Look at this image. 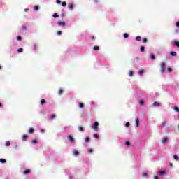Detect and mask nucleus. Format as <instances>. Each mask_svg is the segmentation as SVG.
Instances as JSON below:
<instances>
[{"label": "nucleus", "instance_id": "obj_1", "mask_svg": "<svg viewBox=\"0 0 179 179\" xmlns=\"http://www.w3.org/2000/svg\"><path fill=\"white\" fill-rule=\"evenodd\" d=\"M91 128L97 132V131H99V122H95L94 124L91 126Z\"/></svg>", "mask_w": 179, "mask_h": 179}, {"label": "nucleus", "instance_id": "obj_2", "mask_svg": "<svg viewBox=\"0 0 179 179\" xmlns=\"http://www.w3.org/2000/svg\"><path fill=\"white\" fill-rule=\"evenodd\" d=\"M161 70L160 72L162 73H164V72H166V64L164 62L161 63Z\"/></svg>", "mask_w": 179, "mask_h": 179}, {"label": "nucleus", "instance_id": "obj_3", "mask_svg": "<svg viewBox=\"0 0 179 179\" xmlns=\"http://www.w3.org/2000/svg\"><path fill=\"white\" fill-rule=\"evenodd\" d=\"M67 138L69 139V142L71 143L74 142L75 139H73V137L72 136L69 135L67 136Z\"/></svg>", "mask_w": 179, "mask_h": 179}, {"label": "nucleus", "instance_id": "obj_4", "mask_svg": "<svg viewBox=\"0 0 179 179\" xmlns=\"http://www.w3.org/2000/svg\"><path fill=\"white\" fill-rule=\"evenodd\" d=\"M169 138L167 137H164L163 139L162 140V143H166V142H167Z\"/></svg>", "mask_w": 179, "mask_h": 179}, {"label": "nucleus", "instance_id": "obj_5", "mask_svg": "<svg viewBox=\"0 0 179 179\" xmlns=\"http://www.w3.org/2000/svg\"><path fill=\"white\" fill-rule=\"evenodd\" d=\"M31 172V171L30 169H26V170L24 171V175L30 174Z\"/></svg>", "mask_w": 179, "mask_h": 179}, {"label": "nucleus", "instance_id": "obj_6", "mask_svg": "<svg viewBox=\"0 0 179 179\" xmlns=\"http://www.w3.org/2000/svg\"><path fill=\"white\" fill-rule=\"evenodd\" d=\"M152 106H154V107H159V106H160V103L155 101L152 103Z\"/></svg>", "mask_w": 179, "mask_h": 179}, {"label": "nucleus", "instance_id": "obj_7", "mask_svg": "<svg viewBox=\"0 0 179 179\" xmlns=\"http://www.w3.org/2000/svg\"><path fill=\"white\" fill-rule=\"evenodd\" d=\"M73 155L74 156H79V152L76 150H75L73 152Z\"/></svg>", "mask_w": 179, "mask_h": 179}, {"label": "nucleus", "instance_id": "obj_8", "mask_svg": "<svg viewBox=\"0 0 179 179\" xmlns=\"http://www.w3.org/2000/svg\"><path fill=\"white\" fill-rule=\"evenodd\" d=\"M58 25H59V26H66V24L65 22H61V21H59V22H58Z\"/></svg>", "mask_w": 179, "mask_h": 179}, {"label": "nucleus", "instance_id": "obj_9", "mask_svg": "<svg viewBox=\"0 0 179 179\" xmlns=\"http://www.w3.org/2000/svg\"><path fill=\"white\" fill-rule=\"evenodd\" d=\"M166 127V121H163L160 125V128H164Z\"/></svg>", "mask_w": 179, "mask_h": 179}, {"label": "nucleus", "instance_id": "obj_10", "mask_svg": "<svg viewBox=\"0 0 179 179\" xmlns=\"http://www.w3.org/2000/svg\"><path fill=\"white\" fill-rule=\"evenodd\" d=\"M78 129L79 131H80L81 132H85V129L83 128V127L79 126Z\"/></svg>", "mask_w": 179, "mask_h": 179}, {"label": "nucleus", "instance_id": "obj_11", "mask_svg": "<svg viewBox=\"0 0 179 179\" xmlns=\"http://www.w3.org/2000/svg\"><path fill=\"white\" fill-rule=\"evenodd\" d=\"M93 50L94 51H99V50H100V47H99V46H94Z\"/></svg>", "mask_w": 179, "mask_h": 179}, {"label": "nucleus", "instance_id": "obj_12", "mask_svg": "<svg viewBox=\"0 0 179 179\" xmlns=\"http://www.w3.org/2000/svg\"><path fill=\"white\" fill-rule=\"evenodd\" d=\"M170 55H171L172 57H176V55H177V52L172 51L170 52Z\"/></svg>", "mask_w": 179, "mask_h": 179}, {"label": "nucleus", "instance_id": "obj_13", "mask_svg": "<svg viewBox=\"0 0 179 179\" xmlns=\"http://www.w3.org/2000/svg\"><path fill=\"white\" fill-rule=\"evenodd\" d=\"M29 134H34V129L31 127L29 130Z\"/></svg>", "mask_w": 179, "mask_h": 179}, {"label": "nucleus", "instance_id": "obj_14", "mask_svg": "<svg viewBox=\"0 0 179 179\" xmlns=\"http://www.w3.org/2000/svg\"><path fill=\"white\" fill-rule=\"evenodd\" d=\"M62 93H64V90L59 89V92H58V94H59V96H61V94H62Z\"/></svg>", "mask_w": 179, "mask_h": 179}, {"label": "nucleus", "instance_id": "obj_15", "mask_svg": "<svg viewBox=\"0 0 179 179\" xmlns=\"http://www.w3.org/2000/svg\"><path fill=\"white\" fill-rule=\"evenodd\" d=\"M173 44L174 45H176V47H178L179 48V41H173Z\"/></svg>", "mask_w": 179, "mask_h": 179}, {"label": "nucleus", "instance_id": "obj_16", "mask_svg": "<svg viewBox=\"0 0 179 179\" xmlns=\"http://www.w3.org/2000/svg\"><path fill=\"white\" fill-rule=\"evenodd\" d=\"M56 117H57V115L55 114L50 115V119L51 120H54V118H55Z\"/></svg>", "mask_w": 179, "mask_h": 179}, {"label": "nucleus", "instance_id": "obj_17", "mask_svg": "<svg viewBox=\"0 0 179 179\" xmlns=\"http://www.w3.org/2000/svg\"><path fill=\"white\" fill-rule=\"evenodd\" d=\"M136 127H139V119L136 120Z\"/></svg>", "mask_w": 179, "mask_h": 179}, {"label": "nucleus", "instance_id": "obj_18", "mask_svg": "<svg viewBox=\"0 0 179 179\" xmlns=\"http://www.w3.org/2000/svg\"><path fill=\"white\" fill-rule=\"evenodd\" d=\"M5 146H10V141H6Z\"/></svg>", "mask_w": 179, "mask_h": 179}, {"label": "nucleus", "instance_id": "obj_19", "mask_svg": "<svg viewBox=\"0 0 179 179\" xmlns=\"http://www.w3.org/2000/svg\"><path fill=\"white\" fill-rule=\"evenodd\" d=\"M33 48H34V50H37V48H38V45H37V44H34Z\"/></svg>", "mask_w": 179, "mask_h": 179}, {"label": "nucleus", "instance_id": "obj_20", "mask_svg": "<svg viewBox=\"0 0 179 179\" xmlns=\"http://www.w3.org/2000/svg\"><path fill=\"white\" fill-rule=\"evenodd\" d=\"M27 134L22 135V139H24V141H26V139H27Z\"/></svg>", "mask_w": 179, "mask_h": 179}, {"label": "nucleus", "instance_id": "obj_21", "mask_svg": "<svg viewBox=\"0 0 179 179\" xmlns=\"http://www.w3.org/2000/svg\"><path fill=\"white\" fill-rule=\"evenodd\" d=\"M41 106H44V104H45V101L44 99H41Z\"/></svg>", "mask_w": 179, "mask_h": 179}, {"label": "nucleus", "instance_id": "obj_22", "mask_svg": "<svg viewBox=\"0 0 179 179\" xmlns=\"http://www.w3.org/2000/svg\"><path fill=\"white\" fill-rule=\"evenodd\" d=\"M79 107H80V108H83L85 107V104L83 103H80L79 104Z\"/></svg>", "mask_w": 179, "mask_h": 179}, {"label": "nucleus", "instance_id": "obj_23", "mask_svg": "<svg viewBox=\"0 0 179 179\" xmlns=\"http://www.w3.org/2000/svg\"><path fill=\"white\" fill-rule=\"evenodd\" d=\"M0 163H6V159H0Z\"/></svg>", "mask_w": 179, "mask_h": 179}, {"label": "nucleus", "instance_id": "obj_24", "mask_svg": "<svg viewBox=\"0 0 179 179\" xmlns=\"http://www.w3.org/2000/svg\"><path fill=\"white\" fill-rule=\"evenodd\" d=\"M140 50H141V52H145V46H141Z\"/></svg>", "mask_w": 179, "mask_h": 179}, {"label": "nucleus", "instance_id": "obj_25", "mask_svg": "<svg viewBox=\"0 0 179 179\" xmlns=\"http://www.w3.org/2000/svg\"><path fill=\"white\" fill-rule=\"evenodd\" d=\"M139 103H140L141 106H143V104H145V101L141 99V100H140Z\"/></svg>", "mask_w": 179, "mask_h": 179}, {"label": "nucleus", "instance_id": "obj_26", "mask_svg": "<svg viewBox=\"0 0 179 179\" xmlns=\"http://www.w3.org/2000/svg\"><path fill=\"white\" fill-rule=\"evenodd\" d=\"M173 110L176 111V113H179V108L178 107H174Z\"/></svg>", "mask_w": 179, "mask_h": 179}, {"label": "nucleus", "instance_id": "obj_27", "mask_svg": "<svg viewBox=\"0 0 179 179\" xmlns=\"http://www.w3.org/2000/svg\"><path fill=\"white\" fill-rule=\"evenodd\" d=\"M34 10H38L40 9V7L38 6H36L34 7Z\"/></svg>", "mask_w": 179, "mask_h": 179}, {"label": "nucleus", "instance_id": "obj_28", "mask_svg": "<svg viewBox=\"0 0 179 179\" xmlns=\"http://www.w3.org/2000/svg\"><path fill=\"white\" fill-rule=\"evenodd\" d=\"M129 76H134V71H129Z\"/></svg>", "mask_w": 179, "mask_h": 179}, {"label": "nucleus", "instance_id": "obj_29", "mask_svg": "<svg viewBox=\"0 0 179 179\" xmlns=\"http://www.w3.org/2000/svg\"><path fill=\"white\" fill-rule=\"evenodd\" d=\"M85 142H87V143L90 142V137H86L85 138Z\"/></svg>", "mask_w": 179, "mask_h": 179}, {"label": "nucleus", "instance_id": "obj_30", "mask_svg": "<svg viewBox=\"0 0 179 179\" xmlns=\"http://www.w3.org/2000/svg\"><path fill=\"white\" fill-rule=\"evenodd\" d=\"M150 58H151V59H155L156 56L152 54V55H150Z\"/></svg>", "mask_w": 179, "mask_h": 179}, {"label": "nucleus", "instance_id": "obj_31", "mask_svg": "<svg viewBox=\"0 0 179 179\" xmlns=\"http://www.w3.org/2000/svg\"><path fill=\"white\" fill-rule=\"evenodd\" d=\"M93 136H94V138H96V139H99V134H94L93 135Z\"/></svg>", "mask_w": 179, "mask_h": 179}, {"label": "nucleus", "instance_id": "obj_32", "mask_svg": "<svg viewBox=\"0 0 179 179\" xmlns=\"http://www.w3.org/2000/svg\"><path fill=\"white\" fill-rule=\"evenodd\" d=\"M167 71L168 72H173V69H171V67H168Z\"/></svg>", "mask_w": 179, "mask_h": 179}, {"label": "nucleus", "instance_id": "obj_33", "mask_svg": "<svg viewBox=\"0 0 179 179\" xmlns=\"http://www.w3.org/2000/svg\"><path fill=\"white\" fill-rule=\"evenodd\" d=\"M141 36H137V37L136 38V40L137 41H141Z\"/></svg>", "mask_w": 179, "mask_h": 179}, {"label": "nucleus", "instance_id": "obj_34", "mask_svg": "<svg viewBox=\"0 0 179 179\" xmlns=\"http://www.w3.org/2000/svg\"><path fill=\"white\" fill-rule=\"evenodd\" d=\"M18 52H23V48H20L17 50Z\"/></svg>", "mask_w": 179, "mask_h": 179}, {"label": "nucleus", "instance_id": "obj_35", "mask_svg": "<svg viewBox=\"0 0 179 179\" xmlns=\"http://www.w3.org/2000/svg\"><path fill=\"white\" fill-rule=\"evenodd\" d=\"M69 8L70 9V10H72V9H73V5H70L69 6Z\"/></svg>", "mask_w": 179, "mask_h": 179}, {"label": "nucleus", "instance_id": "obj_36", "mask_svg": "<svg viewBox=\"0 0 179 179\" xmlns=\"http://www.w3.org/2000/svg\"><path fill=\"white\" fill-rule=\"evenodd\" d=\"M57 36H61V34H62V31H58L57 32Z\"/></svg>", "mask_w": 179, "mask_h": 179}, {"label": "nucleus", "instance_id": "obj_37", "mask_svg": "<svg viewBox=\"0 0 179 179\" xmlns=\"http://www.w3.org/2000/svg\"><path fill=\"white\" fill-rule=\"evenodd\" d=\"M143 43H148V39L145 38H144L143 39Z\"/></svg>", "mask_w": 179, "mask_h": 179}, {"label": "nucleus", "instance_id": "obj_38", "mask_svg": "<svg viewBox=\"0 0 179 179\" xmlns=\"http://www.w3.org/2000/svg\"><path fill=\"white\" fill-rule=\"evenodd\" d=\"M138 74H139V75H143V70H140V71H138Z\"/></svg>", "mask_w": 179, "mask_h": 179}, {"label": "nucleus", "instance_id": "obj_39", "mask_svg": "<svg viewBox=\"0 0 179 179\" xmlns=\"http://www.w3.org/2000/svg\"><path fill=\"white\" fill-rule=\"evenodd\" d=\"M125 145H127V146H129L131 145V143L129 141H126Z\"/></svg>", "mask_w": 179, "mask_h": 179}, {"label": "nucleus", "instance_id": "obj_40", "mask_svg": "<svg viewBox=\"0 0 179 179\" xmlns=\"http://www.w3.org/2000/svg\"><path fill=\"white\" fill-rule=\"evenodd\" d=\"M173 159H175V160H179L178 156L177 155H174Z\"/></svg>", "mask_w": 179, "mask_h": 179}, {"label": "nucleus", "instance_id": "obj_41", "mask_svg": "<svg viewBox=\"0 0 179 179\" xmlns=\"http://www.w3.org/2000/svg\"><path fill=\"white\" fill-rule=\"evenodd\" d=\"M62 6H64V7L66 6V2L63 1V2L62 3Z\"/></svg>", "mask_w": 179, "mask_h": 179}, {"label": "nucleus", "instance_id": "obj_42", "mask_svg": "<svg viewBox=\"0 0 179 179\" xmlns=\"http://www.w3.org/2000/svg\"><path fill=\"white\" fill-rule=\"evenodd\" d=\"M124 38H128V37H129L128 34H124Z\"/></svg>", "mask_w": 179, "mask_h": 179}, {"label": "nucleus", "instance_id": "obj_43", "mask_svg": "<svg viewBox=\"0 0 179 179\" xmlns=\"http://www.w3.org/2000/svg\"><path fill=\"white\" fill-rule=\"evenodd\" d=\"M17 40H18V41H22V37L21 36H17Z\"/></svg>", "mask_w": 179, "mask_h": 179}, {"label": "nucleus", "instance_id": "obj_44", "mask_svg": "<svg viewBox=\"0 0 179 179\" xmlns=\"http://www.w3.org/2000/svg\"><path fill=\"white\" fill-rule=\"evenodd\" d=\"M32 143H34V145H36V143H37V141L36 139H34L32 141Z\"/></svg>", "mask_w": 179, "mask_h": 179}, {"label": "nucleus", "instance_id": "obj_45", "mask_svg": "<svg viewBox=\"0 0 179 179\" xmlns=\"http://www.w3.org/2000/svg\"><path fill=\"white\" fill-rule=\"evenodd\" d=\"M56 2L58 5H61V0H57Z\"/></svg>", "mask_w": 179, "mask_h": 179}, {"label": "nucleus", "instance_id": "obj_46", "mask_svg": "<svg viewBox=\"0 0 179 179\" xmlns=\"http://www.w3.org/2000/svg\"><path fill=\"white\" fill-rule=\"evenodd\" d=\"M53 17H58V13L53 14Z\"/></svg>", "mask_w": 179, "mask_h": 179}, {"label": "nucleus", "instance_id": "obj_47", "mask_svg": "<svg viewBox=\"0 0 179 179\" xmlns=\"http://www.w3.org/2000/svg\"><path fill=\"white\" fill-rule=\"evenodd\" d=\"M89 153H93V149L90 148L88 150Z\"/></svg>", "mask_w": 179, "mask_h": 179}, {"label": "nucleus", "instance_id": "obj_48", "mask_svg": "<svg viewBox=\"0 0 179 179\" xmlns=\"http://www.w3.org/2000/svg\"><path fill=\"white\" fill-rule=\"evenodd\" d=\"M143 177H148V173H144L143 174Z\"/></svg>", "mask_w": 179, "mask_h": 179}, {"label": "nucleus", "instance_id": "obj_49", "mask_svg": "<svg viewBox=\"0 0 179 179\" xmlns=\"http://www.w3.org/2000/svg\"><path fill=\"white\" fill-rule=\"evenodd\" d=\"M129 125H131V124L129 123V122H127L126 123V127H129Z\"/></svg>", "mask_w": 179, "mask_h": 179}, {"label": "nucleus", "instance_id": "obj_50", "mask_svg": "<svg viewBox=\"0 0 179 179\" xmlns=\"http://www.w3.org/2000/svg\"><path fill=\"white\" fill-rule=\"evenodd\" d=\"M166 172L164 171H161L160 172H159V174H164Z\"/></svg>", "mask_w": 179, "mask_h": 179}, {"label": "nucleus", "instance_id": "obj_51", "mask_svg": "<svg viewBox=\"0 0 179 179\" xmlns=\"http://www.w3.org/2000/svg\"><path fill=\"white\" fill-rule=\"evenodd\" d=\"M176 26H177V27H179V22H176Z\"/></svg>", "mask_w": 179, "mask_h": 179}, {"label": "nucleus", "instance_id": "obj_52", "mask_svg": "<svg viewBox=\"0 0 179 179\" xmlns=\"http://www.w3.org/2000/svg\"><path fill=\"white\" fill-rule=\"evenodd\" d=\"M28 10H29V8H25L24 9V12H28Z\"/></svg>", "mask_w": 179, "mask_h": 179}, {"label": "nucleus", "instance_id": "obj_53", "mask_svg": "<svg viewBox=\"0 0 179 179\" xmlns=\"http://www.w3.org/2000/svg\"><path fill=\"white\" fill-rule=\"evenodd\" d=\"M22 29H23V30H26V27H25V26H23V27H22Z\"/></svg>", "mask_w": 179, "mask_h": 179}, {"label": "nucleus", "instance_id": "obj_54", "mask_svg": "<svg viewBox=\"0 0 179 179\" xmlns=\"http://www.w3.org/2000/svg\"><path fill=\"white\" fill-rule=\"evenodd\" d=\"M169 166H170V167H173V164H172V163H170V164H169Z\"/></svg>", "mask_w": 179, "mask_h": 179}, {"label": "nucleus", "instance_id": "obj_55", "mask_svg": "<svg viewBox=\"0 0 179 179\" xmlns=\"http://www.w3.org/2000/svg\"><path fill=\"white\" fill-rule=\"evenodd\" d=\"M154 179H159V177L158 176H155Z\"/></svg>", "mask_w": 179, "mask_h": 179}, {"label": "nucleus", "instance_id": "obj_56", "mask_svg": "<svg viewBox=\"0 0 179 179\" xmlns=\"http://www.w3.org/2000/svg\"><path fill=\"white\" fill-rule=\"evenodd\" d=\"M0 107H2V103H0Z\"/></svg>", "mask_w": 179, "mask_h": 179}, {"label": "nucleus", "instance_id": "obj_57", "mask_svg": "<svg viewBox=\"0 0 179 179\" xmlns=\"http://www.w3.org/2000/svg\"><path fill=\"white\" fill-rule=\"evenodd\" d=\"M66 128H68L67 127H64V129H66Z\"/></svg>", "mask_w": 179, "mask_h": 179}, {"label": "nucleus", "instance_id": "obj_58", "mask_svg": "<svg viewBox=\"0 0 179 179\" xmlns=\"http://www.w3.org/2000/svg\"><path fill=\"white\" fill-rule=\"evenodd\" d=\"M2 69V67L0 66V69Z\"/></svg>", "mask_w": 179, "mask_h": 179}, {"label": "nucleus", "instance_id": "obj_59", "mask_svg": "<svg viewBox=\"0 0 179 179\" xmlns=\"http://www.w3.org/2000/svg\"><path fill=\"white\" fill-rule=\"evenodd\" d=\"M92 40H94V38H92Z\"/></svg>", "mask_w": 179, "mask_h": 179}, {"label": "nucleus", "instance_id": "obj_60", "mask_svg": "<svg viewBox=\"0 0 179 179\" xmlns=\"http://www.w3.org/2000/svg\"><path fill=\"white\" fill-rule=\"evenodd\" d=\"M178 117H179V115H178Z\"/></svg>", "mask_w": 179, "mask_h": 179}]
</instances>
